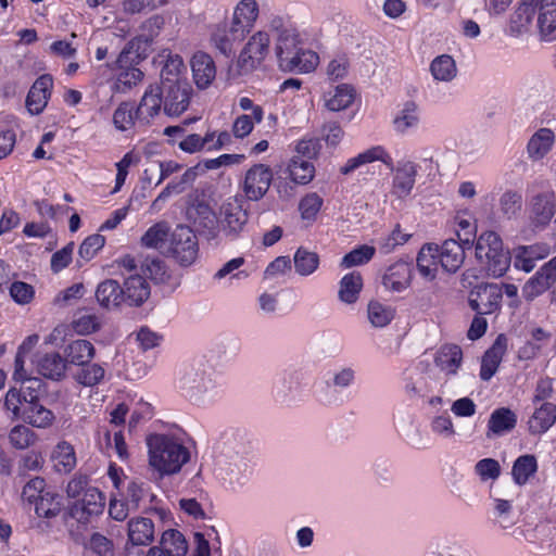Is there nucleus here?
I'll use <instances>...</instances> for the list:
<instances>
[{
	"mask_svg": "<svg viewBox=\"0 0 556 556\" xmlns=\"http://www.w3.org/2000/svg\"><path fill=\"white\" fill-rule=\"evenodd\" d=\"M141 269L154 282H164L167 278L165 263L160 258H147Z\"/></svg>",
	"mask_w": 556,
	"mask_h": 556,
	"instance_id": "nucleus-63",
	"label": "nucleus"
},
{
	"mask_svg": "<svg viewBox=\"0 0 556 556\" xmlns=\"http://www.w3.org/2000/svg\"><path fill=\"white\" fill-rule=\"evenodd\" d=\"M162 108V88L157 85H151L147 88L140 100L136 110V117L144 123H150L160 113Z\"/></svg>",
	"mask_w": 556,
	"mask_h": 556,
	"instance_id": "nucleus-23",
	"label": "nucleus"
},
{
	"mask_svg": "<svg viewBox=\"0 0 556 556\" xmlns=\"http://www.w3.org/2000/svg\"><path fill=\"white\" fill-rule=\"evenodd\" d=\"M460 240L462 243L455 239H447L439 247V262L447 273H456L465 261V249L470 247L471 240Z\"/></svg>",
	"mask_w": 556,
	"mask_h": 556,
	"instance_id": "nucleus-14",
	"label": "nucleus"
},
{
	"mask_svg": "<svg viewBox=\"0 0 556 556\" xmlns=\"http://www.w3.org/2000/svg\"><path fill=\"white\" fill-rule=\"evenodd\" d=\"M506 351L507 338L500 334L482 356L480 378L483 381H489L495 375Z\"/></svg>",
	"mask_w": 556,
	"mask_h": 556,
	"instance_id": "nucleus-19",
	"label": "nucleus"
},
{
	"mask_svg": "<svg viewBox=\"0 0 556 556\" xmlns=\"http://www.w3.org/2000/svg\"><path fill=\"white\" fill-rule=\"evenodd\" d=\"M169 227L166 222L151 226L141 237V244L149 249H162L167 240Z\"/></svg>",
	"mask_w": 556,
	"mask_h": 556,
	"instance_id": "nucleus-48",
	"label": "nucleus"
},
{
	"mask_svg": "<svg viewBox=\"0 0 556 556\" xmlns=\"http://www.w3.org/2000/svg\"><path fill=\"white\" fill-rule=\"evenodd\" d=\"M463 359V352L458 345L445 344L435 354V365L447 375L456 374Z\"/></svg>",
	"mask_w": 556,
	"mask_h": 556,
	"instance_id": "nucleus-36",
	"label": "nucleus"
},
{
	"mask_svg": "<svg viewBox=\"0 0 556 556\" xmlns=\"http://www.w3.org/2000/svg\"><path fill=\"white\" fill-rule=\"evenodd\" d=\"M503 289L496 283H481L476 286L468 296V304L478 315H488L501 306Z\"/></svg>",
	"mask_w": 556,
	"mask_h": 556,
	"instance_id": "nucleus-8",
	"label": "nucleus"
},
{
	"mask_svg": "<svg viewBox=\"0 0 556 556\" xmlns=\"http://www.w3.org/2000/svg\"><path fill=\"white\" fill-rule=\"evenodd\" d=\"M556 281V256L545 263L522 288L527 301H532L544 293Z\"/></svg>",
	"mask_w": 556,
	"mask_h": 556,
	"instance_id": "nucleus-13",
	"label": "nucleus"
},
{
	"mask_svg": "<svg viewBox=\"0 0 556 556\" xmlns=\"http://www.w3.org/2000/svg\"><path fill=\"white\" fill-rule=\"evenodd\" d=\"M182 58L178 54L167 56V60L161 71V85L164 81H176L179 79L178 76L184 68Z\"/></svg>",
	"mask_w": 556,
	"mask_h": 556,
	"instance_id": "nucleus-59",
	"label": "nucleus"
},
{
	"mask_svg": "<svg viewBox=\"0 0 556 556\" xmlns=\"http://www.w3.org/2000/svg\"><path fill=\"white\" fill-rule=\"evenodd\" d=\"M321 205L323 199L317 193H309L305 195L299 204L302 218L308 220L315 219Z\"/></svg>",
	"mask_w": 556,
	"mask_h": 556,
	"instance_id": "nucleus-60",
	"label": "nucleus"
},
{
	"mask_svg": "<svg viewBox=\"0 0 556 556\" xmlns=\"http://www.w3.org/2000/svg\"><path fill=\"white\" fill-rule=\"evenodd\" d=\"M258 15V7L254 0H242L235 9L232 23L249 33Z\"/></svg>",
	"mask_w": 556,
	"mask_h": 556,
	"instance_id": "nucleus-38",
	"label": "nucleus"
},
{
	"mask_svg": "<svg viewBox=\"0 0 556 556\" xmlns=\"http://www.w3.org/2000/svg\"><path fill=\"white\" fill-rule=\"evenodd\" d=\"M538 470L536 458L533 455L519 456L511 469V475L515 483L523 485L528 482L529 478Z\"/></svg>",
	"mask_w": 556,
	"mask_h": 556,
	"instance_id": "nucleus-44",
	"label": "nucleus"
},
{
	"mask_svg": "<svg viewBox=\"0 0 556 556\" xmlns=\"http://www.w3.org/2000/svg\"><path fill=\"white\" fill-rule=\"evenodd\" d=\"M362 288V275L357 271L349 273L340 281L339 299L346 304H353L357 301Z\"/></svg>",
	"mask_w": 556,
	"mask_h": 556,
	"instance_id": "nucleus-42",
	"label": "nucleus"
},
{
	"mask_svg": "<svg viewBox=\"0 0 556 556\" xmlns=\"http://www.w3.org/2000/svg\"><path fill=\"white\" fill-rule=\"evenodd\" d=\"M419 124V114L417 104L407 101L393 121L395 131L405 134L410 128H416Z\"/></svg>",
	"mask_w": 556,
	"mask_h": 556,
	"instance_id": "nucleus-45",
	"label": "nucleus"
},
{
	"mask_svg": "<svg viewBox=\"0 0 556 556\" xmlns=\"http://www.w3.org/2000/svg\"><path fill=\"white\" fill-rule=\"evenodd\" d=\"M80 369L75 375V380L85 387L98 386L105 376V369L100 364L80 365Z\"/></svg>",
	"mask_w": 556,
	"mask_h": 556,
	"instance_id": "nucleus-50",
	"label": "nucleus"
},
{
	"mask_svg": "<svg viewBox=\"0 0 556 556\" xmlns=\"http://www.w3.org/2000/svg\"><path fill=\"white\" fill-rule=\"evenodd\" d=\"M289 175L292 181L300 185L308 184L315 173V168L312 162L294 157L289 164Z\"/></svg>",
	"mask_w": 556,
	"mask_h": 556,
	"instance_id": "nucleus-51",
	"label": "nucleus"
},
{
	"mask_svg": "<svg viewBox=\"0 0 556 556\" xmlns=\"http://www.w3.org/2000/svg\"><path fill=\"white\" fill-rule=\"evenodd\" d=\"M556 421V405L549 402H543L535 408L528 421L529 432L531 434H542L546 432Z\"/></svg>",
	"mask_w": 556,
	"mask_h": 556,
	"instance_id": "nucleus-29",
	"label": "nucleus"
},
{
	"mask_svg": "<svg viewBox=\"0 0 556 556\" xmlns=\"http://www.w3.org/2000/svg\"><path fill=\"white\" fill-rule=\"evenodd\" d=\"M293 263L295 273L306 277L317 270L319 266V255L314 251L300 247L293 256Z\"/></svg>",
	"mask_w": 556,
	"mask_h": 556,
	"instance_id": "nucleus-43",
	"label": "nucleus"
},
{
	"mask_svg": "<svg viewBox=\"0 0 556 556\" xmlns=\"http://www.w3.org/2000/svg\"><path fill=\"white\" fill-rule=\"evenodd\" d=\"M37 370L43 377L51 380H60L66 370V361L59 353H48L36 362Z\"/></svg>",
	"mask_w": 556,
	"mask_h": 556,
	"instance_id": "nucleus-34",
	"label": "nucleus"
},
{
	"mask_svg": "<svg viewBox=\"0 0 556 556\" xmlns=\"http://www.w3.org/2000/svg\"><path fill=\"white\" fill-rule=\"evenodd\" d=\"M517 422L516 415L509 409L505 407H501L495 409L489 419L488 428V438L493 434H502L506 431H510L515 428Z\"/></svg>",
	"mask_w": 556,
	"mask_h": 556,
	"instance_id": "nucleus-39",
	"label": "nucleus"
},
{
	"mask_svg": "<svg viewBox=\"0 0 556 556\" xmlns=\"http://www.w3.org/2000/svg\"><path fill=\"white\" fill-rule=\"evenodd\" d=\"M162 88L163 110L168 116H179L189 106L191 87L187 81H164Z\"/></svg>",
	"mask_w": 556,
	"mask_h": 556,
	"instance_id": "nucleus-7",
	"label": "nucleus"
},
{
	"mask_svg": "<svg viewBox=\"0 0 556 556\" xmlns=\"http://www.w3.org/2000/svg\"><path fill=\"white\" fill-rule=\"evenodd\" d=\"M548 254V248L544 244L521 245L515 250L514 266L526 273L535 267V262Z\"/></svg>",
	"mask_w": 556,
	"mask_h": 556,
	"instance_id": "nucleus-28",
	"label": "nucleus"
},
{
	"mask_svg": "<svg viewBox=\"0 0 556 556\" xmlns=\"http://www.w3.org/2000/svg\"><path fill=\"white\" fill-rule=\"evenodd\" d=\"M149 465L160 477L179 472L190 460V452L179 438L154 433L147 438Z\"/></svg>",
	"mask_w": 556,
	"mask_h": 556,
	"instance_id": "nucleus-2",
	"label": "nucleus"
},
{
	"mask_svg": "<svg viewBox=\"0 0 556 556\" xmlns=\"http://www.w3.org/2000/svg\"><path fill=\"white\" fill-rule=\"evenodd\" d=\"M494 514L496 517V522L503 529H508L516 523L513 517V506L509 501L506 500H496Z\"/></svg>",
	"mask_w": 556,
	"mask_h": 556,
	"instance_id": "nucleus-61",
	"label": "nucleus"
},
{
	"mask_svg": "<svg viewBox=\"0 0 556 556\" xmlns=\"http://www.w3.org/2000/svg\"><path fill=\"white\" fill-rule=\"evenodd\" d=\"M369 323L376 328L388 326L394 318V309L378 301H370L367 307Z\"/></svg>",
	"mask_w": 556,
	"mask_h": 556,
	"instance_id": "nucleus-49",
	"label": "nucleus"
},
{
	"mask_svg": "<svg viewBox=\"0 0 556 556\" xmlns=\"http://www.w3.org/2000/svg\"><path fill=\"white\" fill-rule=\"evenodd\" d=\"M154 539L153 521L146 517H138L128 522V540L132 545H149Z\"/></svg>",
	"mask_w": 556,
	"mask_h": 556,
	"instance_id": "nucleus-32",
	"label": "nucleus"
},
{
	"mask_svg": "<svg viewBox=\"0 0 556 556\" xmlns=\"http://www.w3.org/2000/svg\"><path fill=\"white\" fill-rule=\"evenodd\" d=\"M161 545L169 556H186L188 552L184 534L175 529L166 530L162 534Z\"/></svg>",
	"mask_w": 556,
	"mask_h": 556,
	"instance_id": "nucleus-46",
	"label": "nucleus"
},
{
	"mask_svg": "<svg viewBox=\"0 0 556 556\" xmlns=\"http://www.w3.org/2000/svg\"><path fill=\"white\" fill-rule=\"evenodd\" d=\"M124 302L130 306H140L150 296L148 281L139 274L129 275L122 287Z\"/></svg>",
	"mask_w": 556,
	"mask_h": 556,
	"instance_id": "nucleus-20",
	"label": "nucleus"
},
{
	"mask_svg": "<svg viewBox=\"0 0 556 556\" xmlns=\"http://www.w3.org/2000/svg\"><path fill=\"white\" fill-rule=\"evenodd\" d=\"M270 28L277 35L276 55L282 71L308 73L315 68L318 55L299 47L295 29L286 26L280 18L273 20Z\"/></svg>",
	"mask_w": 556,
	"mask_h": 556,
	"instance_id": "nucleus-1",
	"label": "nucleus"
},
{
	"mask_svg": "<svg viewBox=\"0 0 556 556\" xmlns=\"http://www.w3.org/2000/svg\"><path fill=\"white\" fill-rule=\"evenodd\" d=\"M412 268L403 261H397L390 265L382 276V285L386 289L393 292H401L410 285Z\"/></svg>",
	"mask_w": 556,
	"mask_h": 556,
	"instance_id": "nucleus-22",
	"label": "nucleus"
},
{
	"mask_svg": "<svg viewBox=\"0 0 556 556\" xmlns=\"http://www.w3.org/2000/svg\"><path fill=\"white\" fill-rule=\"evenodd\" d=\"M16 382H21V387L10 388L3 401H8L10 395L15 393L14 395H17L18 402H22L23 405L25 403L40 401L41 397L47 395V384L38 377L26 376Z\"/></svg>",
	"mask_w": 556,
	"mask_h": 556,
	"instance_id": "nucleus-18",
	"label": "nucleus"
},
{
	"mask_svg": "<svg viewBox=\"0 0 556 556\" xmlns=\"http://www.w3.org/2000/svg\"><path fill=\"white\" fill-rule=\"evenodd\" d=\"M54 468L59 472H71L77 463L75 450L72 444L66 441L58 443L52 453Z\"/></svg>",
	"mask_w": 556,
	"mask_h": 556,
	"instance_id": "nucleus-41",
	"label": "nucleus"
},
{
	"mask_svg": "<svg viewBox=\"0 0 556 556\" xmlns=\"http://www.w3.org/2000/svg\"><path fill=\"white\" fill-rule=\"evenodd\" d=\"M349 68V59L345 55H339L328 63L326 74L330 80L336 81L344 79L348 76Z\"/></svg>",
	"mask_w": 556,
	"mask_h": 556,
	"instance_id": "nucleus-64",
	"label": "nucleus"
},
{
	"mask_svg": "<svg viewBox=\"0 0 556 556\" xmlns=\"http://www.w3.org/2000/svg\"><path fill=\"white\" fill-rule=\"evenodd\" d=\"M105 244V238L99 233L87 237L79 247V257L85 262H89L94 257L97 252Z\"/></svg>",
	"mask_w": 556,
	"mask_h": 556,
	"instance_id": "nucleus-58",
	"label": "nucleus"
},
{
	"mask_svg": "<svg viewBox=\"0 0 556 556\" xmlns=\"http://www.w3.org/2000/svg\"><path fill=\"white\" fill-rule=\"evenodd\" d=\"M375 161H381L386 165L392 166L391 156L381 146H376L348 160L345 165L341 167L340 172L344 175H348L359 166Z\"/></svg>",
	"mask_w": 556,
	"mask_h": 556,
	"instance_id": "nucleus-31",
	"label": "nucleus"
},
{
	"mask_svg": "<svg viewBox=\"0 0 556 556\" xmlns=\"http://www.w3.org/2000/svg\"><path fill=\"white\" fill-rule=\"evenodd\" d=\"M500 206L502 213L508 218H511L521 211L522 195L517 191L508 190L502 194Z\"/></svg>",
	"mask_w": 556,
	"mask_h": 556,
	"instance_id": "nucleus-57",
	"label": "nucleus"
},
{
	"mask_svg": "<svg viewBox=\"0 0 556 556\" xmlns=\"http://www.w3.org/2000/svg\"><path fill=\"white\" fill-rule=\"evenodd\" d=\"M376 249L371 245L363 244L345 254L341 261V266L350 268L368 263L375 255Z\"/></svg>",
	"mask_w": 556,
	"mask_h": 556,
	"instance_id": "nucleus-53",
	"label": "nucleus"
},
{
	"mask_svg": "<svg viewBox=\"0 0 556 556\" xmlns=\"http://www.w3.org/2000/svg\"><path fill=\"white\" fill-rule=\"evenodd\" d=\"M430 72L435 80L451 81L456 76L457 68L452 56L442 54L431 62Z\"/></svg>",
	"mask_w": 556,
	"mask_h": 556,
	"instance_id": "nucleus-47",
	"label": "nucleus"
},
{
	"mask_svg": "<svg viewBox=\"0 0 556 556\" xmlns=\"http://www.w3.org/2000/svg\"><path fill=\"white\" fill-rule=\"evenodd\" d=\"M355 98V90L348 84H341L324 94L325 106L331 112H339L349 108Z\"/></svg>",
	"mask_w": 556,
	"mask_h": 556,
	"instance_id": "nucleus-35",
	"label": "nucleus"
},
{
	"mask_svg": "<svg viewBox=\"0 0 556 556\" xmlns=\"http://www.w3.org/2000/svg\"><path fill=\"white\" fill-rule=\"evenodd\" d=\"M417 165L412 161L399 162L393 177L392 192L397 198H406L410 194L417 176Z\"/></svg>",
	"mask_w": 556,
	"mask_h": 556,
	"instance_id": "nucleus-21",
	"label": "nucleus"
},
{
	"mask_svg": "<svg viewBox=\"0 0 556 556\" xmlns=\"http://www.w3.org/2000/svg\"><path fill=\"white\" fill-rule=\"evenodd\" d=\"M53 80L50 75H41L30 87L26 97V108L31 115L40 114L48 104Z\"/></svg>",
	"mask_w": 556,
	"mask_h": 556,
	"instance_id": "nucleus-16",
	"label": "nucleus"
},
{
	"mask_svg": "<svg viewBox=\"0 0 556 556\" xmlns=\"http://www.w3.org/2000/svg\"><path fill=\"white\" fill-rule=\"evenodd\" d=\"M130 54V50L124 49L117 58L116 63L119 72L113 86L117 92H127L143 78V73L138 67L128 65Z\"/></svg>",
	"mask_w": 556,
	"mask_h": 556,
	"instance_id": "nucleus-17",
	"label": "nucleus"
},
{
	"mask_svg": "<svg viewBox=\"0 0 556 556\" xmlns=\"http://www.w3.org/2000/svg\"><path fill=\"white\" fill-rule=\"evenodd\" d=\"M56 497L58 495L54 492L47 490V492L35 502L36 515L41 518H51L56 516L61 510V505Z\"/></svg>",
	"mask_w": 556,
	"mask_h": 556,
	"instance_id": "nucleus-52",
	"label": "nucleus"
},
{
	"mask_svg": "<svg viewBox=\"0 0 556 556\" xmlns=\"http://www.w3.org/2000/svg\"><path fill=\"white\" fill-rule=\"evenodd\" d=\"M65 361L76 366L87 365L94 357L93 344L85 339L72 341L64 350Z\"/></svg>",
	"mask_w": 556,
	"mask_h": 556,
	"instance_id": "nucleus-33",
	"label": "nucleus"
},
{
	"mask_svg": "<svg viewBox=\"0 0 556 556\" xmlns=\"http://www.w3.org/2000/svg\"><path fill=\"white\" fill-rule=\"evenodd\" d=\"M245 31L232 22L219 25L212 35L215 47L226 56L233 52V45L245 37Z\"/></svg>",
	"mask_w": 556,
	"mask_h": 556,
	"instance_id": "nucleus-24",
	"label": "nucleus"
},
{
	"mask_svg": "<svg viewBox=\"0 0 556 556\" xmlns=\"http://www.w3.org/2000/svg\"><path fill=\"white\" fill-rule=\"evenodd\" d=\"M191 70L194 83L201 89L208 87L216 76L215 63L204 52H198L192 56Z\"/></svg>",
	"mask_w": 556,
	"mask_h": 556,
	"instance_id": "nucleus-25",
	"label": "nucleus"
},
{
	"mask_svg": "<svg viewBox=\"0 0 556 556\" xmlns=\"http://www.w3.org/2000/svg\"><path fill=\"white\" fill-rule=\"evenodd\" d=\"M541 37L546 41L556 39V0H542L538 16Z\"/></svg>",
	"mask_w": 556,
	"mask_h": 556,
	"instance_id": "nucleus-30",
	"label": "nucleus"
},
{
	"mask_svg": "<svg viewBox=\"0 0 556 556\" xmlns=\"http://www.w3.org/2000/svg\"><path fill=\"white\" fill-rule=\"evenodd\" d=\"M179 388L190 400L198 401L213 388V381L205 369L190 368L179 379Z\"/></svg>",
	"mask_w": 556,
	"mask_h": 556,
	"instance_id": "nucleus-12",
	"label": "nucleus"
},
{
	"mask_svg": "<svg viewBox=\"0 0 556 556\" xmlns=\"http://www.w3.org/2000/svg\"><path fill=\"white\" fill-rule=\"evenodd\" d=\"M35 440V433L24 425L14 426L9 433L11 445L17 450L29 447Z\"/></svg>",
	"mask_w": 556,
	"mask_h": 556,
	"instance_id": "nucleus-55",
	"label": "nucleus"
},
{
	"mask_svg": "<svg viewBox=\"0 0 556 556\" xmlns=\"http://www.w3.org/2000/svg\"><path fill=\"white\" fill-rule=\"evenodd\" d=\"M15 393H12L8 401H3V408L12 421L22 420L35 428L46 429L52 426L55 416L52 410L47 408L40 401L31 403L18 402Z\"/></svg>",
	"mask_w": 556,
	"mask_h": 556,
	"instance_id": "nucleus-4",
	"label": "nucleus"
},
{
	"mask_svg": "<svg viewBox=\"0 0 556 556\" xmlns=\"http://www.w3.org/2000/svg\"><path fill=\"white\" fill-rule=\"evenodd\" d=\"M220 228L229 239H236L244 230L249 216L237 201H229L220 208Z\"/></svg>",
	"mask_w": 556,
	"mask_h": 556,
	"instance_id": "nucleus-11",
	"label": "nucleus"
},
{
	"mask_svg": "<svg viewBox=\"0 0 556 556\" xmlns=\"http://www.w3.org/2000/svg\"><path fill=\"white\" fill-rule=\"evenodd\" d=\"M530 218L536 226L549 224L556 213V194L553 190H545L534 194L529 203Z\"/></svg>",
	"mask_w": 556,
	"mask_h": 556,
	"instance_id": "nucleus-15",
	"label": "nucleus"
},
{
	"mask_svg": "<svg viewBox=\"0 0 556 556\" xmlns=\"http://www.w3.org/2000/svg\"><path fill=\"white\" fill-rule=\"evenodd\" d=\"M273 180L271 169L264 164L253 165L243 181V192L248 200L258 201L268 191Z\"/></svg>",
	"mask_w": 556,
	"mask_h": 556,
	"instance_id": "nucleus-10",
	"label": "nucleus"
},
{
	"mask_svg": "<svg viewBox=\"0 0 556 556\" xmlns=\"http://www.w3.org/2000/svg\"><path fill=\"white\" fill-rule=\"evenodd\" d=\"M269 36L265 31L253 35L239 55L238 67L241 74L255 70L269 51Z\"/></svg>",
	"mask_w": 556,
	"mask_h": 556,
	"instance_id": "nucleus-9",
	"label": "nucleus"
},
{
	"mask_svg": "<svg viewBox=\"0 0 556 556\" xmlns=\"http://www.w3.org/2000/svg\"><path fill=\"white\" fill-rule=\"evenodd\" d=\"M439 247L437 244L424 245L417 255V268L427 279H434L439 267Z\"/></svg>",
	"mask_w": 556,
	"mask_h": 556,
	"instance_id": "nucleus-37",
	"label": "nucleus"
},
{
	"mask_svg": "<svg viewBox=\"0 0 556 556\" xmlns=\"http://www.w3.org/2000/svg\"><path fill=\"white\" fill-rule=\"evenodd\" d=\"M94 295L98 304L106 309L118 307L124 303L122 286L115 279L101 281L96 289Z\"/></svg>",
	"mask_w": 556,
	"mask_h": 556,
	"instance_id": "nucleus-26",
	"label": "nucleus"
},
{
	"mask_svg": "<svg viewBox=\"0 0 556 556\" xmlns=\"http://www.w3.org/2000/svg\"><path fill=\"white\" fill-rule=\"evenodd\" d=\"M188 215L198 227L211 229L214 227L216 217L211 207L204 203L198 204L188 211Z\"/></svg>",
	"mask_w": 556,
	"mask_h": 556,
	"instance_id": "nucleus-56",
	"label": "nucleus"
},
{
	"mask_svg": "<svg viewBox=\"0 0 556 556\" xmlns=\"http://www.w3.org/2000/svg\"><path fill=\"white\" fill-rule=\"evenodd\" d=\"M249 457L244 447L236 450V446L228 445L217 457L218 476L229 484L240 482L249 469Z\"/></svg>",
	"mask_w": 556,
	"mask_h": 556,
	"instance_id": "nucleus-5",
	"label": "nucleus"
},
{
	"mask_svg": "<svg viewBox=\"0 0 556 556\" xmlns=\"http://www.w3.org/2000/svg\"><path fill=\"white\" fill-rule=\"evenodd\" d=\"M476 257L489 275L497 278L505 275L510 265V254L503 247L501 237L494 231L482 232L476 241Z\"/></svg>",
	"mask_w": 556,
	"mask_h": 556,
	"instance_id": "nucleus-3",
	"label": "nucleus"
},
{
	"mask_svg": "<svg viewBox=\"0 0 556 556\" xmlns=\"http://www.w3.org/2000/svg\"><path fill=\"white\" fill-rule=\"evenodd\" d=\"M169 251L184 266L192 264L198 256L197 236L191 228L178 225L170 233Z\"/></svg>",
	"mask_w": 556,
	"mask_h": 556,
	"instance_id": "nucleus-6",
	"label": "nucleus"
},
{
	"mask_svg": "<svg viewBox=\"0 0 556 556\" xmlns=\"http://www.w3.org/2000/svg\"><path fill=\"white\" fill-rule=\"evenodd\" d=\"M476 473L482 481L496 480L501 475L500 463L494 458H483L475 466Z\"/></svg>",
	"mask_w": 556,
	"mask_h": 556,
	"instance_id": "nucleus-62",
	"label": "nucleus"
},
{
	"mask_svg": "<svg viewBox=\"0 0 556 556\" xmlns=\"http://www.w3.org/2000/svg\"><path fill=\"white\" fill-rule=\"evenodd\" d=\"M105 505V497L96 488H88L83 498L75 504V509H80L81 514L87 517L97 516L103 511Z\"/></svg>",
	"mask_w": 556,
	"mask_h": 556,
	"instance_id": "nucleus-40",
	"label": "nucleus"
},
{
	"mask_svg": "<svg viewBox=\"0 0 556 556\" xmlns=\"http://www.w3.org/2000/svg\"><path fill=\"white\" fill-rule=\"evenodd\" d=\"M136 113L134 106L129 102H122L113 114V124L116 129L125 131L130 129L135 124Z\"/></svg>",
	"mask_w": 556,
	"mask_h": 556,
	"instance_id": "nucleus-54",
	"label": "nucleus"
},
{
	"mask_svg": "<svg viewBox=\"0 0 556 556\" xmlns=\"http://www.w3.org/2000/svg\"><path fill=\"white\" fill-rule=\"evenodd\" d=\"M555 142V134L549 128H540L530 138L527 144L529 159L540 161L552 150Z\"/></svg>",
	"mask_w": 556,
	"mask_h": 556,
	"instance_id": "nucleus-27",
	"label": "nucleus"
}]
</instances>
